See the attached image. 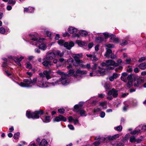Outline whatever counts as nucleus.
Listing matches in <instances>:
<instances>
[{"label": "nucleus", "instance_id": "1", "mask_svg": "<svg viewBox=\"0 0 146 146\" xmlns=\"http://www.w3.org/2000/svg\"><path fill=\"white\" fill-rule=\"evenodd\" d=\"M43 78L40 77L37 81V78L35 77L32 80L29 79H24L23 82H21L19 85L22 87L30 88L34 85L36 83L38 86L41 88H44L47 86L46 84L43 81Z\"/></svg>", "mask_w": 146, "mask_h": 146}, {"label": "nucleus", "instance_id": "2", "mask_svg": "<svg viewBox=\"0 0 146 146\" xmlns=\"http://www.w3.org/2000/svg\"><path fill=\"white\" fill-rule=\"evenodd\" d=\"M43 113V111L41 110L36 111L32 113L27 111L26 112V115L28 118L37 119L40 116L42 115Z\"/></svg>", "mask_w": 146, "mask_h": 146}, {"label": "nucleus", "instance_id": "3", "mask_svg": "<svg viewBox=\"0 0 146 146\" xmlns=\"http://www.w3.org/2000/svg\"><path fill=\"white\" fill-rule=\"evenodd\" d=\"M69 82V80L67 79V76L66 75L61 76V78L59 80H57L54 83H52L51 84L54 86L61 84L64 85H66L68 84Z\"/></svg>", "mask_w": 146, "mask_h": 146}, {"label": "nucleus", "instance_id": "4", "mask_svg": "<svg viewBox=\"0 0 146 146\" xmlns=\"http://www.w3.org/2000/svg\"><path fill=\"white\" fill-rule=\"evenodd\" d=\"M52 72L51 70H50L48 71L47 70H45L43 72V73H39V75L40 77L43 78L45 77L47 80H49L51 78L50 74Z\"/></svg>", "mask_w": 146, "mask_h": 146}, {"label": "nucleus", "instance_id": "5", "mask_svg": "<svg viewBox=\"0 0 146 146\" xmlns=\"http://www.w3.org/2000/svg\"><path fill=\"white\" fill-rule=\"evenodd\" d=\"M68 31L70 33L74 34L72 36V38L78 37H79V35L76 33L77 31V29L76 28L73 27H70L68 28Z\"/></svg>", "mask_w": 146, "mask_h": 146}, {"label": "nucleus", "instance_id": "6", "mask_svg": "<svg viewBox=\"0 0 146 146\" xmlns=\"http://www.w3.org/2000/svg\"><path fill=\"white\" fill-rule=\"evenodd\" d=\"M82 56L81 54H75L73 55V57L76 61V63H73V65L75 66H77L82 62L80 60V57Z\"/></svg>", "mask_w": 146, "mask_h": 146}, {"label": "nucleus", "instance_id": "7", "mask_svg": "<svg viewBox=\"0 0 146 146\" xmlns=\"http://www.w3.org/2000/svg\"><path fill=\"white\" fill-rule=\"evenodd\" d=\"M106 138H105V137H102L100 138L99 137L98 138L96 137L95 138L96 140L98 139H100V140L98 141L95 142L93 143V144L95 146H98L102 142H107V141L106 140Z\"/></svg>", "mask_w": 146, "mask_h": 146}, {"label": "nucleus", "instance_id": "8", "mask_svg": "<svg viewBox=\"0 0 146 146\" xmlns=\"http://www.w3.org/2000/svg\"><path fill=\"white\" fill-rule=\"evenodd\" d=\"M87 72L86 70H81L78 69L76 71L75 74L74 75V76L76 77L77 76H80V77H81L87 74Z\"/></svg>", "mask_w": 146, "mask_h": 146}, {"label": "nucleus", "instance_id": "9", "mask_svg": "<svg viewBox=\"0 0 146 146\" xmlns=\"http://www.w3.org/2000/svg\"><path fill=\"white\" fill-rule=\"evenodd\" d=\"M133 75L130 74L127 76L128 82L127 84V87L130 88L133 85Z\"/></svg>", "mask_w": 146, "mask_h": 146}, {"label": "nucleus", "instance_id": "10", "mask_svg": "<svg viewBox=\"0 0 146 146\" xmlns=\"http://www.w3.org/2000/svg\"><path fill=\"white\" fill-rule=\"evenodd\" d=\"M107 94L109 96L112 95L114 98L118 96V91L116 90L114 88H113L111 90L109 91Z\"/></svg>", "mask_w": 146, "mask_h": 146}, {"label": "nucleus", "instance_id": "11", "mask_svg": "<svg viewBox=\"0 0 146 146\" xmlns=\"http://www.w3.org/2000/svg\"><path fill=\"white\" fill-rule=\"evenodd\" d=\"M74 46V43L72 41L65 42L64 44V46L68 50H70Z\"/></svg>", "mask_w": 146, "mask_h": 146}, {"label": "nucleus", "instance_id": "12", "mask_svg": "<svg viewBox=\"0 0 146 146\" xmlns=\"http://www.w3.org/2000/svg\"><path fill=\"white\" fill-rule=\"evenodd\" d=\"M36 141L38 143V144L39 146H46L47 145L48 142L45 139H43L40 141V139L39 138H37Z\"/></svg>", "mask_w": 146, "mask_h": 146}, {"label": "nucleus", "instance_id": "13", "mask_svg": "<svg viewBox=\"0 0 146 146\" xmlns=\"http://www.w3.org/2000/svg\"><path fill=\"white\" fill-rule=\"evenodd\" d=\"M66 118L64 117L62 115H60L56 117L53 119V121L54 122H58L61 121H66Z\"/></svg>", "mask_w": 146, "mask_h": 146}, {"label": "nucleus", "instance_id": "14", "mask_svg": "<svg viewBox=\"0 0 146 146\" xmlns=\"http://www.w3.org/2000/svg\"><path fill=\"white\" fill-rule=\"evenodd\" d=\"M107 66H118V63L115 62L114 61L112 60H109L106 61Z\"/></svg>", "mask_w": 146, "mask_h": 146}, {"label": "nucleus", "instance_id": "15", "mask_svg": "<svg viewBox=\"0 0 146 146\" xmlns=\"http://www.w3.org/2000/svg\"><path fill=\"white\" fill-rule=\"evenodd\" d=\"M99 70L98 71L96 72L97 76H103L104 75L106 74V71L105 69L100 68L99 67H98Z\"/></svg>", "mask_w": 146, "mask_h": 146}, {"label": "nucleus", "instance_id": "16", "mask_svg": "<svg viewBox=\"0 0 146 146\" xmlns=\"http://www.w3.org/2000/svg\"><path fill=\"white\" fill-rule=\"evenodd\" d=\"M119 137V134H115L113 136L109 135L107 137H105L106 138V140L108 142V140H113L116 139Z\"/></svg>", "mask_w": 146, "mask_h": 146}, {"label": "nucleus", "instance_id": "17", "mask_svg": "<svg viewBox=\"0 0 146 146\" xmlns=\"http://www.w3.org/2000/svg\"><path fill=\"white\" fill-rule=\"evenodd\" d=\"M29 39L34 41H37V42H41V40H44V39L43 38H41L39 40H38L37 38L36 37L33 35H29Z\"/></svg>", "mask_w": 146, "mask_h": 146}, {"label": "nucleus", "instance_id": "18", "mask_svg": "<svg viewBox=\"0 0 146 146\" xmlns=\"http://www.w3.org/2000/svg\"><path fill=\"white\" fill-rule=\"evenodd\" d=\"M55 54L53 52L49 53L46 55V59L48 60H52L55 58Z\"/></svg>", "mask_w": 146, "mask_h": 146}, {"label": "nucleus", "instance_id": "19", "mask_svg": "<svg viewBox=\"0 0 146 146\" xmlns=\"http://www.w3.org/2000/svg\"><path fill=\"white\" fill-rule=\"evenodd\" d=\"M144 80V79L143 77H139L138 78L137 80V83H135L134 84V86L135 87H137L139 86V85L142 83Z\"/></svg>", "mask_w": 146, "mask_h": 146}, {"label": "nucleus", "instance_id": "20", "mask_svg": "<svg viewBox=\"0 0 146 146\" xmlns=\"http://www.w3.org/2000/svg\"><path fill=\"white\" fill-rule=\"evenodd\" d=\"M76 43L79 46L81 47H82L83 46H86L87 44V43L86 42H85L78 40H77L76 41Z\"/></svg>", "mask_w": 146, "mask_h": 146}, {"label": "nucleus", "instance_id": "21", "mask_svg": "<svg viewBox=\"0 0 146 146\" xmlns=\"http://www.w3.org/2000/svg\"><path fill=\"white\" fill-rule=\"evenodd\" d=\"M24 57L23 56H21L19 58L16 57L14 59L15 61L18 65L21 66V64L20 63L22 60L23 59Z\"/></svg>", "mask_w": 146, "mask_h": 146}, {"label": "nucleus", "instance_id": "22", "mask_svg": "<svg viewBox=\"0 0 146 146\" xmlns=\"http://www.w3.org/2000/svg\"><path fill=\"white\" fill-rule=\"evenodd\" d=\"M42 64L44 66L47 68H49L53 65V64L51 63V62L48 61H45L42 63Z\"/></svg>", "mask_w": 146, "mask_h": 146}, {"label": "nucleus", "instance_id": "23", "mask_svg": "<svg viewBox=\"0 0 146 146\" xmlns=\"http://www.w3.org/2000/svg\"><path fill=\"white\" fill-rule=\"evenodd\" d=\"M83 105V102H80L78 104L75 105L74 106V108L76 110H79L81 109Z\"/></svg>", "mask_w": 146, "mask_h": 146}, {"label": "nucleus", "instance_id": "24", "mask_svg": "<svg viewBox=\"0 0 146 146\" xmlns=\"http://www.w3.org/2000/svg\"><path fill=\"white\" fill-rule=\"evenodd\" d=\"M106 52L104 55V56L107 58H109L110 55L112 53L111 50L110 49H108V48H106Z\"/></svg>", "mask_w": 146, "mask_h": 146}, {"label": "nucleus", "instance_id": "25", "mask_svg": "<svg viewBox=\"0 0 146 146\" xmlns=\"http://www.w3.org/2000/svg\"><path fill=\"white\" fill-rule=\"evenodd\" d=\"M50 117L49 116H45L42 119L43 121L45 123H48L50 121Z\"/></svg>", "mask_w": 146, "mask_h": 146}, {"label": "nucleus", "instance_id": "26", "mask_svg": "<svg viewBox=\"0 0 146 146\" xmlns=\"http://www.w3.org/2000/svg\"><path fill=\"white\" fill-rule=\"evenodd\" d=\"M138 67L142 70H144L146 68V61L138 65Z\"/></svg>", "mask_w": 146, "mask_h": 146}, {"label": "nucleus", "instance_id": "27", "mask_svg": "<svg viewBox=\"0 0 146 146\" xmlns=\"http://www.w3.org/2000/svg\"><path fill=\"white\" fill-rule=\"evenodd\" d=\"M34 10V8L32 7H29L28 8H24V11L28 13H33Z\"/></svg>", "mask_w": 146, "mask_h": 146}, {"label": "nucleus", "instance_id": "28", "mask_svg": "<svg viewBox=\"0 0 146 146\" xmlns=\"http://www.w3.org/2000/svg\"><path fill=\"white\" fill-rule=\"evenodd\" d=\"M39 48L42 50H44L47 47L46 44H41L38 46Z\"/></svg>", "mask_w": 146, "mask_h": 146}, {"label": "nucleus", "instance_id": "29", "mask_svg": "<svg viewBox=\"0 0 146 146\" xmlns=\"http://www.w3.org/2000/svg\"><path fill=\"white\" fill-rule=\"evenodd\" d=\"M104 40V38L101 37H98L96 38V41L98 43H100Z\"/></svg>", "mask_w": 146, "mask_h": 146}, {"label": "nucleus", "instance_id": "30", "mask_svg": "<svg viewBox=\"0 0 146 146\" xmlns=\"http://www.w3.org/2000/svg\"><path fill=\"white\" fill-rule=\"evenodd\" d=\"M79 33L80 35L83 36H86L88 34L87 32L84 30L80 31L79 32Z\"/></svg>", "mask_w": 146, "mask_h": 146}, {"label": "nucleus", "instance_id": "31", "mask_svg": "<svg viewBox=\"0 0 146 146\" xmlns=\"http://www.w3.org/2000/svg\"><path fill=\"white\" fill-rule=\"evenodd\" d=\"M74 71L73 70H70L69 71V72L68 74H66V76H70L74 75L75 74H74Z\"/></svg>", "mask_w": 146, "mask_h": 146}, {"label": "nucleus", "instance_id": "32", "mask_svg": "<svg viewBox=\"0 0 146 146\" xmlns=\"http://www.w3.org/2000/svg\"><path fill=\"white\" fill-rule=\"evenodd\" d=\"M100 105L104 109H106L107 108V102H100Z\"/></svg>", "mask_w": 146, "mask_h": 146}, {"label": "nucleus", "instance_id": "33", "mask_svg": "<svg viewBox=\"0 0 146 146\" xmlns=\"http://www.w3.org/2000/svg\"><path fill=\"white\" fill-rule=\"evenodd\" d=\"M104 87L106 90H109L111 88L110 84L109 83L106 82L104 85Z\"/></svg>", "mask_w": 146, "mask_h": 146}, {"label": "nucleus", "instance_id": "34", "mask_svg": "<svg viewBox=\"0 0 146 146\" xmlns=\"http://www.w3.org/2000/svg\"><path fill=\"white\" fill-rule=\"evenodd\" d=\"M140 130L139 129H137L133 131H132L131 132V134L136 135L138 134L140 132Z\"/></svg>", "mask_w": 146, "mask_h": 146}, {"label": "nucleus", "instance_id": "35", "mask_svg": "<svg viewBox=\"0 0 146 146\" xmlns=\"http://www.w3.org/2000/svg\"><path fill=\"white\" fill-rule=\"evenodd\" d=\"M56 54L60 57H62L63 56L64 53L63 52H61L60 51L57 50L56 52Z\"/></svg>", "mask_w": 146, "mask_h": 146}, {"label": "nucleus", "instance_id": "36", "mask_svg": "<svg viewBox=\"0 0 146 146\" xmlns=\"http://www.w3.org/2000/svg\"><path fill=\"white\" fill-rule=\"evenodd\" d=\"M58 44L60 46H64V44L65 42L64 40H60L58 41Z\"/></svg>", "mask_w": 146, "mask_h": 146}, {"label": "nucleus", "instance_id": "37", "mask_svg": "<svg viewBox=\"0 0 146 146\" xmlns=\"http://www.w3.org/2000/svg\"><path fill=\"white\" fill-rule=\"evenodd\" d=\"M105 46L106 47V48H108V49L109 48H112L113 47V45L109 43H106L105 44Z\"/></svg>", "mask_w": 146, "mask_h": 146}, {"label": "nucleus", "instance_id": "38", "mask_svg": "<svg viewBox=\"0 0 146 146\" xmlns=\"http://www.w3.org/2000/svg\"><path fill=\"white\" fill-rule=\"evenodd\" d=\"M114 129L115 130L117 131H121L122 129V127L121 126L119 125L117 127H114Z\"/></svg>", "mask_w": 146, "mask_h": 146}, {"label": "nucleus", "instance_id": "39", "mask_svg": "<svg viewBox=\"0 0 146 146\" xmlns=\"http://www.w3.org/2000/svg\"><path fill=\"white\" fill-rule=\"evenodd\" d=\"M90 64H87L86 65H82V67L84 68L90 69L91 68Z\"/></svg>", "mask_w": 146, "mask_h": 146}, {"label": "nucleus", "instance_id": "40", "mask_svg": "<svg viewBox=\"0 0 146 146\" xmlns=\"http://www.w3.org/2000/svg\"><path fill=\"white\" fill-rule=\"evenodd\" d=\"M16 2L15 0H9L8 3L13 5L15 4Z\"/></svg>", "mask_w": 146, "mask_h": 146}, {"label": "nucleus", "instance_id": "41", "mask_svg": "<svg viewBox=\"0 0 146 146\" xmlns=\"http://www.w3.org/2000/svg\"><path fill=\"white\" fill-rule=\"evenodd\" d=\"M127 44L128 42L127 40H123L121 42L120 44L121 46H124Z\"/></svg>", "mask_w": 146, "mask_h": 146}, {"label": "nucleus", "instance_id": "42", "mask_svg": "<svg viewBox=\"0 0 146 146\" xmlns=\"http://www.w3.org/2000/svg\"><path fill=\"white\" fill-rule=\"evenodd\" d=\"M56 73L58 74L61 75L62 76H65L66 75V74L60 71V70H58L56 72Z\"/></svg>", "mask_w": 146, "mask_h": 146}, {"label": "nucleus", "instance_id": "43", "mask_svg": "<svg viewBox=\"0 0 146 146\" xmlns=\"http://www.w3.org/2000/svg\"><path fill=\"white\" fill-rule=\"evenodd\" d=\"M20 135V133L19 132H17V133L14 134L13 138L15 139H17L19 138V137Z\"/></svg>", "mask_w": 146, "mask_h": 146}, {"label": "nucleus", "instance_id": "44", "mask_svg": "<svg viewBox=\"0 0 146 146\" xmlns=\"http://www.w3.org/2000/svg\"><path fill=\"white\" fill-rule=\"evenodd\" d=\"M74 61L73 59L72 58H70L67 60H65V62H67L69 64H70V63H73Z\"/></svg>", "mask_w": 146, "mask_h": 146}, {"label": "nucleus", "instance_id": "45", "mask_svg": "<svg viewBox=\"0 0 146 146\" xmlns=\"http://www.w3.org/2000/svg\"><path fill=\"white\" fill-rule=\"evenodd\" d=\"M130 141L131 143L135 142L136 141V140L134 136H132L130 137Z\"/></svg>", "mask_w": 146, "mask_h": 146}, {"label": "nucleus", "instance_id": "46", "mask_svg": "<svg viewBox=\"0 0 146 146\" xmlns=\"http://www.w3.org/2000/svg\"><path fill=\"white\" fill-rule=\"evenodd\" d=\"M5 32V30L3 27L0 28V33L2 34H4Z\"/></svg>", "mask_w": 146, "mask_h": 146}, {"label": "nucleus", "instance_id": "47", "mask_svg": "<svg viewBox=\"0 0 146 146\" xmlns=\"http://www.w3.org/2000/svg\"><path fill=\"white\" fill-rule=\"evenodd\" d=\"M127 77H125L123 76H121V79L124 82H127Z\"/></svg>", "mask_w": 146, "mask_h": 146}, {"label": "nucleus", "instance_id": "48", "mask_svg": "<svg viewBox=\"0 0 146 146\" xmlns=\"http://www.w3.org/2000/svg\"><path fill=\"white\" fill-rule=\"evenodd\" d=\"M80 113L81 115V116H85L86 115H85V111L83 110H80Z\"/></svg>", "mask_w": 146, "mask_h": 146}, {"label": "nucleus", "instance_id": "49", "mask_svg": "<svg viewBox=\"0 0 146 146\" xmlns=\"http://www.w3.org/2000/svg\"><path fill=\"white\" fill-rule=\"evenodd\" d=\"M98 67V65L96 64H94L93 66L91 68V69L94 71L96 70Z\"/></svg>", "mask_w": 146, "mask_h": 146}, {"label": "nucleus", "instance_id": "50", "mask_svg": "<svg viewBox=\"0 0 146 146\" xmlns=\"http://www.w3.org/2000/svg\"><path fill=\"white\" fill-rule=\"evenodd\" d=\"M44 33L46 34L48 37H50L51 36V33L48 31H44Z\"/></svg>", "mask_w": 146, "mask_h": 146}, {"label": "nucleus", "instance_id": "51", "mask_svg": "<svg viewBox=\"0 0 146 146\" xmlns=\"http://www.w3.org/2000/svg\"><path fill=\"white\" fill-rule=\"evenodd\" d=\"M32 65L29 62H27L26 63V68H27L31 69L32 68Z\"/></svg>", "mask_w": 146, "mask_h": 146}, {"label": "nucleus", "instance_id": "52", "mask_svg": "<svg viewBox=\"0 0 146 146\" xmlns=\"http://www.w3.org/2000/svg\"><path fill=\"white\" fill-rule=\"evenodd\" d=\"M146 59V58L145 57H142L139 59L138 61L140 62H141L145 60Z\"/></svg>", "mask_w": 146, "mask_h": 146}, {"label": "nucleus", "instance_id": "53", "mask_svg": "<svg viewBox=\"0 0 146 146\" xmlns=\"http://www.w3.org/2000/svg\"><path fill=\"white\" fill-rule=\"evenodd\" d=\"M103 34L106 38H108L109 37L110 35H109L108 33H103Z\"/></svg>", "mask_w": 146, "mask_h": 146}, {"label": "nucleus", "instance_id": "54", "mask_svg": "<svg viewBox=\"0 0 146 146\" xmlns=\"http://www.w3.org/2000/svg\"><path fill=\"white\" fill-rule=\"evenodd\" d=\"M58 111L60 113H63L64 112L65 110L64 109L60 108L58 110Z\"/></svg>", "mask_w": 146, "mask_h": 146}, {"label": "nucleus", "instance_id": "55", "mask_svg": "<svg viewBox=\"0 0 146 146\" xmlns=\"http://www.w3.org/2000/svg\"><path fill=\"white\" fill-rule=\"evenodd\" d=\"M101 111L100 109L99 108H95L94 110V112L95 113H97L99 111Z\"/></svg>", "mask_w": 146, "mask_h": 146}, {"label": "nucleus", "instance_id": "56", "mask_svg": "<svg viewBox=\"0 0 146 146\" xmlns=\"http://www.w3.org/2000/svg\"><path fill=\"white\" fill-rule=\"evenodd\" d=\"M109 37L110 38V40L113 41V40L115 37V35L111 34L110 35Z\"/></svg>", "mask_w": 146, "mask_h": 146}, {"label": "nucleus", "instance_id": "57", "mask_svg": "<svg viewBox=\"0 0 146 146\" xmlns=\"http://www.w3.org/2000/svg\"><path fill=\"white\" fill-rule=\"evenodd\" d=\"M68 120L70 122H71L73 121L74 120V119L72 116H70L68 118Z\"/></svg>", "mask_w": 146, "mask_h": 146}, {"label": "nucleus", "instance_id": "58", "mask_svg": "<svg viewBox=\"0 0 146 146\" xmlns=\"http://www.w3.org/2000/svg\"><path fill=\"white\" fill-rule=\"evenodd\" d=\"M96 75L97 76L96 73H94V71H93L92 72L90 73V76H91V77L94 76H96Z\"/></svg>", "mask_w": 146, "mask_h": 146}, {"label": "nucleus", "instance_id": "59", "mask_svg": "<svg viewBox=\"0 0 146 146\" xmlns=\"http://www.w3.org/2000/svg\"><path fill=\"white\" fill-rule=\"evenodd\" d=\"M92 58H93L92 60L93 61L95 62L98 60V58L96 57L95 56H93Z\"/></svg>", "mask_w": 146, "mask_h": 146}, {"label": "nucleus", "instance_id": "60", "mask_svg": "<svg viewBox=\"0 0 146 146\" xmlns=\"http://www.w3.org/2000/svg\"><path fill=\"white\" fill-rule=\"evenodd\" d=\"M105 115V113L104 111H102L100 114V116L102 118H103Z\"/></svg>", "mask_w": 146, "mask_h": 146}, {"label": "nucleus", "instance_id": "61", "mask_svg": "<svg viewBox=\"0 0 146 146\" xmlns=\"http://www.w3.org/2000/svg\"><path fill=\"white\" fill-rule=\"evenodd\" d=\"M119 75V74H117L114 73L113 74L112 76L114 78V79H116L117 77H118Z\"/></svg>", "mask_w": 146, "mask_h": 146}, {"label": "nucleus", "instance_id": "62", "mask_svg": "<svg viewBox=\"0 0 146 146\" xmlns=\"http://www.w3.org/2000/svg\"><path fill=\"white\" fill-rule=\"evenodd\" d=\"M119 39L117 38H116V37L114 39L113 41V42L114 43H117L119 42Z\"/></svg>", "mask_w": 146, "mask_h": 146}, {"label": "nucleus", "instance_id": "63", "mask_svg": "<svg viewBox=\"0 0 146 146\" xmlns=\"http://www.w3.org/2000/svg\"><path fill=\"white\" fill-rule=\"evenodd\" d=\"M68 126L69 128L71 130H73L74 129L73 126L72 125H68Z\"/></svg>", "mask_w": 146, "mask_h": 146}, {"label": "nucleus", "instance_id": "64", "mask_svg": "<svg viewBox=\"0 0 146 146\" xmlns=\"http://www.w3.org/2000/svg\"><path fill=\"white\" fill-rule=\"evenodd\" d=\"M105 95L104 94H99L98 95V97L99 98H104Z\"/></svg>", "mask_w": 146, "mask_h": 146}]
</instances>
